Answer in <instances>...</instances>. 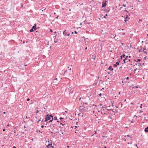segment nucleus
Instances as JSON below:
<instances>
[{
    "instance_id": "a878e982",
    "label": "nucleus",
    "mask_w": 148,
    "mask_h": 148,
    "mask_svg": "<svg viewBox=\"0 0 148 148\" xmlns=\"http://www.w3.org/2000/svg\"><path fill=\"white\" fill-rule=\"evenodd\" d=\"M57 78H56L55 79H54V81H57Z\"/></svg>"
},
{
    "instance_id": "7ed1b4c3",
    "label": "nucleus",
    "mask_w": 148,
    "mask_h": 148,
    "mask_svg": "<svg viewBox=\"0 0 148 148\" xmlns=\"http://www.w3.org/2000/svg\"><path fill=\"white\" fill-rule=\"evenodd\" d=\"M107 2V1H103L102 2V7L103 8L106 6V2Z\"/></svg>"
},
{
    "instance_id": "4be33fe9",
    "label": "nucleus",
    "mask_w": 148,
    "mask_h": 148,
    "mask_svg": "<svg viewBox=\"0 0 148 148\" xmlns=\"http://www.w3.org/2000/svg\"><path fill=\"white\" fill-rule=\"evenodd\" d=\"M38 110H37L36 111V114H37V113H38Z\"/></svg>"
},
{
    "instance_id": "4d7b16f0",
    "label": "nucleus",
    "mask_w": 148,
    "mask_h": 148,
    "mask_svg": "<svg viewBox=\"0 0 148 148\" xmlns=\"http://www.w3.org/2000/svg\"><path fill=\"white\" fill-rule=\"evenodd\" d=\"M75 128H77V126H75Z\"/></svg>"
},
{
    "instance_id": "9b49d317",
    "label": "nucleus",
    "mask_w": 148,
    "mask_h": 148,
    "mask_svg": "<svg viewBox=\"0 0 148 148\" xmlns=\"http://www.w3.org/2000/svg\"><path fill=\"white\" fill-rule=\"evenodd\" d=\"M145 131L146 132H148V126L147 127L145 128Z\"/></svg>"
},
{
    "instance_id": "2f4dec72",
    "label": "nucleus",
    "mask_w": 148,
    "mask_h": 148,
    "mask_svg": "<svg viewBox=\"0 0 148 148\" xmlns=\"http://www.w3.org/2000/svg\"><path fill=\"white\" fill-rule=\"evenodd\" d=\"M128 57V56H126V57H125V58H126V60H127V58Z\"/></svg>"
},
{
    "instance_id": "a19ab883",
    "label": "nucleus",
    "mask_w": 148,
    "mask_h": 148,
    "mask_svg": "<svg viewBox=\"0 0 148 148\" xmlns=\"http://www.w3.org/2000/svg\"><path fill=\"white\" fill-rule=\"evenodd\" d=\"M123 6H124V7H125V5L123 4Z\"/></svg>"
},
{
    "instance_id": "f8f14e48",
    "label": "nucleus",
    "mask_w": 148,
    "mask_h": 148,
    "mask_svg": "<svg viewBox=\"0 0 148 148\" xmlns=\"http://www.w3.org/2000/svg\"><path fill=\"white\" fill-rule=\"evenodd\" d=\"M32 28L33 29H34V30H36V27L34 26H33Z\"/></svg>"
},
{
    "instance_id": "0e129e2a",
    "label": "nucleus",
    "mask_w": 148,
    "mask_h": 148,
    "mask_svg": "<svg viewBox=\"0 0 148 148\" xmlns=\"http://www.w3.org/2000/svg\"><path fill=\"white\" fill-rule=\"evenodd\" d=\"M104 18H106V16H104Z\"/></svg>"
},
{
    "instance_id": "9d476101",
    "label": "nucleus",
    "mask_w": 148,
    "mask_h": 148,
    "mask_svg": "<svg viewBox=\"0 0 148 148\" xmlns=\"http://www.w3.org/2000/svg\"><path fill=\"white\" fill-rule=\"evenodd\" d=\"M55 124H51L50 125V127H51V128H53L55 127Z\"/></svg>"
},
{
    "instance_id": "ea45409f",
    "label": "nucleus",
    "mask_w": 148,
    "mask_h": 148,
    "mask_svg": "<svg viewBox=\"0 0 148 148\" xmlns=\"http://www.w3.org/2000/svg\"><path fill=\"white\" fill-rule=\"evenodd\" d=\"M50 32H52V29H50Z\"/></svg>"
},
{
    "instance_id": "a18cd8bd",
    "label": "nucleus",
    "mask_w": 148,
    "mask_h": 148,
    "mask_svg": "<svg viewBox=\"0 0 148 148\" xmlns=\"http://www.w3.org/2000/svg\"><path fill=\"white\" fill-rule=\"evenodd\" d=\"M100 106H102V104H101L99 105Z\"/></svg>"
},
{
    "instance_id": "7c9ffc66",
    "label": "nucleus",
    "mask_w": 148,
    "mask_h": 148,
    "mask_svg": "<svg viewBox=\"0 0 148 148\" xmlns=\"http://www.w3.org/2000/svg\"><path fill=\"white\" fill-rule=\"evenodd\" d=\"M125 35V33H122V35Z\"/></svg>"
},
{
    "instance_id": "6e6d98bb",
    "label": "nucleus",
    "mask_w": 148,
    "mask_h": 148,
    "mask_svg": "<svg viewBox=\"0 0 148 148\" xmlns=\"http://www.w3.org/2000/svg\"><path fill=\"white\" fill-rule=\"evenodd\" d=\"M43 119H42V120H41L42 121H43Z\"/></svg>"
},
{
    "instance_id": "cd10ccee",
    "label": "nucleus",
    "mask_w": 148,
    "mask_h": 148,
    "mask_svg": "<svg viewBox=\"0 0 148 148\" xmlns=\"http://www.w3.org/2000/svg\"><path fill=\"white\" fill-rule=\"evenodd\" d=\"M144 52L146 54H147V52L146 51H144Z\"/></svg>"
},
{
    "instance_id": "4468645a",
    "label": "nucleus",
    "mask_w": 148,
    "mask_h": 148,
    "mask_svg": "<svg viewBox=\"0 0 148 148\" xmlns=\"http://www.w3.org/2000/svg\"><path fill=\"white\" fill-rule=\"evenodd\" d=\"M36 132H40V133L42 134V132H41L40 131V130H39L38 129L37 130H36Z\"/></svg>"
},
{
    "instance_id": "a211bd4d",
    "label": "nucleus",
    "mask_w": 148,
    "mask_h": 148,
    "mask_svg": "<svg viewBox=\"0 0 148 148\" xmlns=\"http://www.w3.org/2000/svg\"><path fill=\"white\" fill-rule=\"evenodd\" d=\"M116 64H117V65H118L119 64V62H116Z\"/></svg>"
},
{
    "instance_id": "13d9d810",
    "label": "nucleus",
    "mask_w": 148,
    "mask_h": 148,
    "mask_svg": "<svg viewBox=\"0 0 148 148\" xmlns=\"http://www.w3.org/2000/svg\"><path fill=\"white\" fill-rule=\"evenodd\" d=\"M104 148H107V147L106 146H105Z\"/></svg>"
},
{
    "instance_id": "20e7f679",
    "label": "nucleus",
    "mask_w": 148,
    "mask_h": 148,
    "mask_svg": "<svg viewBox=\"0 0 148 148\" xmlns=\"http://www.w3.org/2000/svg\"><path fill=\"white\" fill-rule=\"evenodd\" d=\"M72 72H70V73H69L67 75V77H72Z\"/></svg>"
},
{
    "instance_id": "5701e85b",
    "label": "nucleus",
    "mask_w": 148,
    "mask_h": 148,
    "mask_svg": "<svg viewBox=\"0 0 148 148\" xmlns=\"http://www.w3.org/2000/svg\"><path fill=\"white\" fill-rule=\"evenodd\" d=\"M34 26L36 27V23L34 24Z\"/></svg>"
},
{
    "instance_id": "f257e3e1",
    "label": "nucleus",
    "mask_w": 148,
    "mask_h": 148,
    "mask_svg": "<svg viewBox=\"0 0 148 148\" xmlns=\"http://www.w3.org/2000/svg\"><path fill=\"white\" fill-rule=\"evenodd\" d=\"M51 118H49V114H47L46 115V116L45 117V119L44 120L45 122H46L48 120H50Z\"/></svg>"
},
{
    "instance_id": "f704fd0d",
    "label": "nucleus",
    "mask_w": 148,
    "mask_h": 148,
    "mask_svg": "<svg viewBox=\"0 0 148 148\" xmlns=\"http://www.w3.org/2000/svg\"><path fill=\"white\" fill-rule=\"evenodd\" d=\"M129 79V77H127V78H126V79H127V80H128Z\"/></svg>"
},
{
    "instance_id": "393cba45",
    "label": "nucleus",
    "mask_w": 148,
    "mask_h": 148,
    "mask_svg": "<svg viewBox=\"0 0 148 148\" xmlns=\"http://www.w3.org/2000/svg\"><path fill=\"white\" fill-rule=\"evenodd\" d=\"M102 94L101 93H100L99 94V96H101V95H102Z\"/></svg>"
},
{
    "instance_id": "6e6552de",
    "label": "nucleus",
    "mask_w": 148,
    "mask_h": 148,
    "mask_svg": "<svg viewBox=\"0 0 148 148\" xmlns=\"http://www.w3.org/2000/svg\"><path fill=\"white\" fill-rule=\"evenodd\" d=\"M66 30H65L63 32V34L65 36H66L67 35L66 32Z\"/></svg>"
},
{
    "instance_id": "49530a36",
    "label": "nucleus",
    "mask_w": 148,
    "mask_h": 148,
    "mask_svg": "<svg viewBox=\"0 0 148 148\" xmlns=\"http://www.w3.org/2000/svg\"><path fill=\"white\" fill-rule=\"evenodd\" d=\"M13 148H16V147L15 146H14Z\"/></svg>"
},
{
    "instance_id": "412c9836",
    "label": "nucleus",
    "mask_w": 148,
    "mask_h": 148,
    "mask_svg": "<svg viewBox=\"0 0 148 148\" xmlns=\"http://www.w3.org/2000/svg\"><path fill=\"white\" fill-rule=\"evenodd\" d=\"M137 61L138 62H140V59H138L137 60Z\"/></svg>"
},
{
    "instance_id": "79ce46f5",
    "label": "nucleus",
    "mask_w": 148,
    "mask_h": 148,
    "mask_svg": "<svg viewBox=\"0 0 148 148\" xmlns=\"http://www.w3.org/2000/svg\"><path fill=\"white\" fill-rule=\"evenodd\" d=\"M140 106H140V108H142V104H141V105H140Z\"/></svg>"
},
{
    "instance_id": "09e8293b",
    "label": "nucleus",
    "mask_w": 148,
    "mask_h": 148,
    "mask_svg": "<svg viewBox=\"0 0 148 148\" xmlns=\"http://www.w3.org/2000/svg\"><path fill=\"white\" fill-rule=\"evenodd\" d=\"M107 110H108V111L109 110H111V109H110V110H108V109H107Z\"/></svg>"
},
{
    "instance_id": "58836bf2",
    "label": "nucleus",
    "mask_w": 148,
    "mask_h": 148,
    "mask_svg": "<svg viewBox=\"0 0 148 148\" xmlns=\"http://www.w3.org/2000/svg\"><path fill=\"white\" fill-rule=\"evenodd\" d=\"M5 131V129H3V131Z\"/></svg>"
},
{
    "instance_id": "8fccbe9b",
    "label": "nucleus",
    "mask_w": 148,
    "mask_h": 148,
    "mask_svg": "<svg viewBox=\"0 0 148 148\" xmlns=\"http://www.w3.org/2000/svg\"><path fill=\"white\" fill-rule=\"evenodd\" d=\"M108 16V15H107V14H106V15H105V16Z\"/></svg>"
},
{
    "instance_id": "aec40b11",
    "label": "nucleus",
    "mask_w": 148,
    "mask_h": 148,
    "mask_svg": "<svg viewBox=\"0 0 148 148\" xmlns=\"http://www.w3.org/2000/svg\"><path fill=\"white\" fill-rule=\"evenodd\" d=\"M125 54H123L122 55V56H121V57H122V56H123V57L124 58L125 57Z\"/></svg>"
},
{
    "instance_id": "423d86ee",
    "label": "nucleus",
    "mask_w": 148,
    "mask_h": 148,
    "mask_svg": "<svg viewBox=\"0 0 148 148\" xmlns=\"http://www.w3.org/2000/svg\"><path fill=\"white\" fill-rule=\"evenodd\" d=\"M108 70H110L111 71H112L113 70V69L112 68V66H110L108 68Z\"/></svg>"
},
{
    "instance_id": "39448f33",
    "label": "nucleus",
    "mask_w": 148,
    "mask_h": 148,
    "mask_svg": "<svg viewBox=\"0 0 148 148\" xmlns=\"http://www.w3.org/2000/svg\"><path fill=\"white\" fill-rule=\"evenodd\" d=\"M49 118H51V117H52V119L49 122L50 123V122H52L53 119V116H52L51 114V115H49Z\"/></svg>"
},
{
    "instance_id": "f03ea898",
    "label": "nucleus",
    "mask_w": 148,
    "mask_h": 148,
    "mask_svg": "<svg viewBox=\"0 0 148 148\" xmlns=\"http://www.w3.org/2000/svg\"><path fill=\"white\" fill-rule=\"evenodd\" d=\"M58 83V82L56 81H53V85L54 87H55V86H56Z\"/></svg>"
},
{
    "instance_id": "f3484780",
    "label": "nucleus",
    "mask_w": 148,
    "mask_h": 148,
    "mask_svg": "<svg viewBox=\"0 0 148 148\" xmlns=\"http://www.w3.org/2000/svg\"><path fill=\"white\" fill-rule=\"evenodd\" d=\"M126 60V58H125V59L124 60H123L124 62V63L126 62H125Z\"/></svg>"
},
{
    "instance_id": "bf43d9fd",
    "label": "nucleus",
    "mask_w": 148,
    "mask_h": 148,
    "mask_svg": "<svg viewBox=\"0 0 148 148\" xmlns=\"http://www.w3.org/2000/svg\"><path fill=\"white\" fill-rule=\"evenodd\" d=\"M3 113H4V114H5L6 113H5V112H3Z\"/></svg>"
},
{
    "instance_id": "72a5a7b5",
    "label": "nucleus",
    "mask_w": 148,
    "mask_h": 148,
    "mask_svg": "<svg viewBox=\"0 0 148 148\" xmlns=\"http://www.w3.org/2000/svg\"><path fill=\"white\" fill-rule=\"evenodd\" d=\"M29 100H30V99H29V98H28V99H27V101H29Z\"/></svg>"
},
{
    "instance_id": "69168bd1",
    "label": "nucleus",
    "mask_w": 148,
    "mask_h": 148,
    "mask_svg": "<svg viewBox=\"0 0 148 148\" xmlns=\"http://www.w3.org/2000/svg\"><path fill=\"white\" fill-rule=\"evenodd\" d=\"M133 121H131V123H133Z\"/></svg>"
},
{
    "instance_id": "ddd939ff",
    "label": "nucleus",
    "mask_w": 148,
    "mask_h": 148,
    "mask_svg": "<svg viewBox=\"0 0 148 148\" xmlns=\"http://www.w3.org/2000/svg\"><path fill=\"white\" fill-rule=\"evenodd\" d=\"M53 119L55 120H57V117L56 116H55L54 118H53Z\"/></svg>"
},
{
    "instance_id": "dca6fc26",
    "label": "nucleus",
    "mask_w": 148,
    "mask_h": 148,
    "mask_svg": "<svg viewBox=\"0 0 148 148\" xmlns=\"http://www.w3.org/2000/svg\"><path fill=\"white\" fill-rule=\"evenodd\" d=\"M34 31V30L32 28L31 29H30L29 31L30 32H32Z\"/></svg>"
},
{
    "instance_id": "6ab92c4d",
    "label": "nucleus",
    "mask_w": 148,
    "mask_h": 148,
    "mask_svg": "<svg viewBox=\"0 0 148 148\" xmlns=\"http://www.w3.org/2000/svg\"><path fill=\"white\" fill-rule=\"evenodd\" d=\"M140 21H142V19H139V21H138V23Z\"/></svg>"
},
{
    "instance_id": "c85d7f7f",
    "label": "nucleus",
    "mask_w": 148,
    "mask_h": 148,
    "mask_svg": "<svg viewBox=\"0 0 148 148\" xmlns=\"http://www.w3.org/2000/svg\"><path fill=\"white\" fill-rule=\"evenodd\" d=\"M127 137H130V138H131V137H130V136H129L128 135H127Z\"/></svg>"
},
{
    "instance_id": "473e14b6",
    "label": "nucleus",
    "mask_w": 148,
    "mask_h": 148,
    "mask_svg": "<svg viewBox=\"0 0 148 148\" xmlns=\"http://www.w3.org/2000/svg\"><path fill=\"white\" fill-rule=\"evenodd\" d=\"M44 127V126L43 125H42L41 126V127L42 128H43Z\"/></svg>"
},
{
    "instance_id": "4c0bfd02",
    "label": "nucleus",
    "mask_w": 148,
    "mask_h": 148,
    "mask_svg": "<svg viewBox=\"0 0 148 148\" xmlns=\"http://www.w3.org/2000/svg\"><path fill=\"white\" fill-rule=\"evenodd\" d=\"M63 119V118H62L60 117V120L62 119Z\"/></svg>"
},
{
    "instance_id": "c9c22d12",
    "label": "nucleus",
    "mask_w": 148,
    "mask_h": 148,
    "mask_svg": "<svg viewBox=\"0 0 148 148\" xmlns=\"http://www.w3.org/2000/svg\"><path fill=\"white\" fill-rule=\"evenodd\" d=\"M58 17H59V16H58L57 17H56V19H58Z\"/></svg>"
},
{
    "instance_id": "774afa93",
    "label": "nucleus",
    "mask_w": 148,
    "mask_h": 148,
    "mask_svg": "<svg viewBox=\"0 0 148 148\" xmlns=\"http://www.w3.org/2000/svg\"><path fill=\"white\" fill-rule=\"evenodd\" d=\"M46 148H48V147H46Z\"/></svg>"
},
{
    "instance_id": "864d4df0",
    "label": "nucleus",
    "mask_w": 148,
    "mask_h": 148,
    "mask_svg": "<svg viewBox=\"0 0 148 148\" xmlns=\"http://www.w3.org/2000/svg\"><path fill=\"white\" fill-rule=\"evenodd\" d=\"M54 42L55 43H56L57 42V41H54Z\"/></svg>"
},
{
    "instance_id": "c756f323",
    "label": "nucleus",
    "mask_w": 148,
    "mask_h": 148,
    "mask_svg": "<svg viewBox=\"0 0 148 148\" xmlns=\"http://www.w3.org/2000/svg\"><path fill=\"white\" fill-rule=\"evenodd\" d=\"M74 32H75V34H77V32L76 31H75Z\"/></svg>"
},
{
    "instance_id": "052dcab7",
    "label": "nucleus",
    "mask_w": 148,
    "mask_h": 148,
    "mask_svg": "<svg viewBox=\"0 0 148 148\" xmlns=\"http://www.w3.org/2000/svg\"><path fill=\"white\" fill-rule=\"evenodd\" d=\"M85 104H87V103H85Z\"/></svg>"
},
{
    "instance_id": "338daca9",
    "label": "nucleus",
    "mask_w": 148,
    "mask_h": 148,
    "mask_svg": "<svg viewBox=\"0 0 148 148\" xmlns=\"http://www.w3.org/2000/svg\"><path fill=\"white\" fill-rule=\"evenodd\" d=\"M27 65H25V66H26Z\"/></svg>"
},
{
    "instance_id": "603ef678",
    "label": "nucleus",
    "mask_w": 148,
    "mask_h": 148,
    "mask_svg": "<svg viewBox=\"0 0 148 148\" xmlns=\"http://www.w3.org/2000/svg\"><path fill=\"white\" fill-rule=\"evenodd\" d=\"M140 112H143V111H142L141 110H140Z\"/></svg>"
},
{
    "instance_id": "bb28decb",
    "label": "nucleus",
    "mask_w": 148,
    "mask_h": 148,
    "mask_svg": "<svg viewBox=\"0 0 148 148\" xmlns=\"http://www.w3.org/2000/svg\"><path fill=\"white\" fill-rule=\"evenodd\" d=\"M143 51H144V50H146V49L145 48H143Z\"/></svg>"
},
{
    "instance_id": "e433bc0d",
    "label": "nucleus",
    "mask_w": 148,
    "mask_h": 148,
    "mask_svg": "<svg viewBox=\"0 0 148 148\" xmlns=\"http://www.w3.org/2000/svg\"><path fill=\"white\" fill-rule=\"evenodd\" d=\"M128 61H129V62L130 61V59H128V60L127 61V62H128Z\"/></svg>"
},
{
    "instance_id": "5fc2aeb1",
    "label": "nucleus",
    "mask_w": 148,
    "mask_h": 148,
    "mask_svg": "<svg viewBox=\"0 0 148 148\" xmlns=\"http://www.w3.org/2000/svg\"><path fill=\"white\" fill-rule=\"evenodd\" d=\"M87 47H86L85 48V50H86L87 49Z\"/></svg>"
},
{
    "instance_id": "2eb2a0df",
    "label": "nucleus",
    "mask_w": 148,
    "mask_h": 148,
    "mask_svg": "<svg viewBox=\"0 0 148 148\" xmlns=\"http://www.w3.org/2000/svg\"><path fill=\"white\" fill-rule=\"evenodd\" d=\"M117 64H114L113 65V66L114 67H116L117 66Z\"/></svg>"
},
{
    "instance_id": "b1692460",
    "label": "nucleus",
    "mask_w": 148,
    "mask_h": 148,
    "mask_svg": "<svg viewBox=\"0 0 148 148\" xmlns=\"http://www.w3.org/2000/svg\"><path fill=\"white\" fill-rule=\"evenodd\" d=\"M67 72V71H66H66H64V74H65L66 73V72Z\"/></svg>"
},
{
    "instance_id": "e2e57ef3",
    "label": "nucleus",
    "mask_w": 148,
    "mask_h": 148,
    "mask_svg": "<svg viewBox=\"0 0 148 148\" xmlns=\"http://www.w3.org/2000/svg\"><path fill=\"white\" fill-rule=\"evenodd\" d=\"M95 56L94 57V58H93L94 60L95 59Z\"/></svg>"
},
{
    "instance_id": "de8ad7c7",
    "label": "nucleus",
    "mask_w": 148,
    "mask_h": 148,
    "mask_svg": "<svg viewBox=\"0 0 148 148\" xmlns=\"http://www.w3.org/2000/svg\"><path fill=\"white\" fill-rule=\"evenodd\" d=\"M128 57L129 58H131V56H129Z\"/></svg>"
},
{
    "instance_id": "680f3d73",
    "label": "nucleus",
    "mask_w": 148,
    "mask_h": 148,
    "mask_svg": "<svg viewBox=\"0 0 148 148\" xmlns=\"http://www.w3.org/2000/svg\"><path fill=\"white\" fill-rule=\"evenodd\" d=\"M101 108H103V106H102V107Z\"/></svg>"
},
{
    "instance_id": "3c124183",
    "label": "nucleus",
    "mask_w": 148,
    "mask_h": 148,
    "mask_svg": "<svg viewBox=\"0 0 148 148\" xmlns=\"http://www.w3.org/2000/svg\"><path fill=\"white\" fill-rule=\"evenodd\" d=\"M75 133H77V131H76L75 132Z\"/></svg>"
},
{
    "instance_id": "37998d69",
    "label": "nucleus",
    "mask_w": 148,
    "mask_h": 148,
    "mask_svg": "<svg viewBox=\"0 0 148 148\" xmlns=\"http://www.w3.org/2000/svg\"><path fill=\"white\" fill-rule=\"evenodd\" d=\"M70 35V34L69 33L68 34H67V35L68 36H69Z\"/></svg>"
},
{
    "instance_id": "0eeeda50",
    "label": "nucleus",
    "mask_w": 148,
    "mask_h": 148,
    "mask_svg": "<svg viewBox=\"0 0 148 148\" xmlns=\"http://www.w3.org/2000/svg\"><path fill=\"white\" fill-rule=\"evenodd\" d=\"M51 147L52 148H54L53 146H52V144H49L48 145L46 146V147Z\"/></svg>"
},
{
    "instance_id": "1a4fd4ad",
    "label": "nucleus",
    "mask_w": 148,
    "mask_h": 148,
    "mask_svg": "<svg viewBox=\"0 0 148 148\" xmlns=\"http://www.w3.org/2000/svg\"><path fill=\"white\" fill-rule=\"evenodd\" d=\"M129 19V18H128V16H126V17L125 18V20L124 21H125V22H126V21H128V19Z\"/></svg>"
},
{
    "instance_id": "c03bdc74",
    "label": "nucleus",
    "mask_w": 148,
    "mask_h": 148,
    "mask_svg": "<svg viewBox=\"0 0 148 148\" xmlns=\"http://www.w3.org/2000/svg\"><path fill=\"white\" fill-rule=\"evenodd\" d=\"M40 121H41V119H40L38 120V122H39Z\"/></svg>"
}]
</instances>
